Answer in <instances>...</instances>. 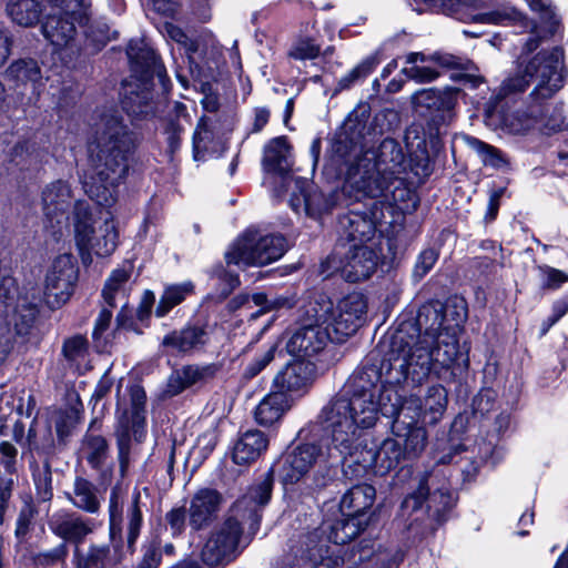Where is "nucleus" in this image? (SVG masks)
Instances as JSON below:
<instances>
[{"label":"nucleus","mask_w":568,"mask_h":568,"mask_svg":"<svg viewBox=\"0 0 568 568\" xmlns=\"http://www.w3.org/2000/svg\"><path fill=\"white\" fill-rule=\"evenodd\" d=\"M18 464V449L10 442L3 440L0 443V465L4 471L13 477L17 471Z\"/></svg>","instance_id":"obj_63"},{"label":"nucleus","mask_w":568,"mask_h":568,"mask_svg":"<svg viewBox=\"0 0 568 568\" xmlns=\"http://www.w3.org/2000/svg\"><path fill=\"white\" fill-rule=\"evenodd\" d=\"M438 260V252L434 248L424 250L417 257L414 276L423 278L435 265Z\"/></svg>","instance_id":"obj_64"},{"label":"nucleus","mask_w":568,"mask_h":568,"mask_svg":"<svg viewBox=\"0 0 568 568\" xmlns=\"http://www.w3.org/2000/svg\"><path fill=\"white\" fill-rule=\"evenodd\" d=\"M367 304L359 293L343 297L336 305L326 296L320 295L304 306L308 320L322 323L332 333V342L343 343L364 323Z\"/></svg>","instance_id":"obj_8"},{"label":"nucleus","mask_w":568,"mask_h":568,"mask_svg":"<svg viewBox=\"0 0 568 568\" xmlns=\"http://www.w3.org/2000/svg\"><path fill=\"white\" fill-rule=\"evenodd\" d=\"M529 8L537 12L540 17L541 26L528 21L519 11L510 6H501L490 11L487 9L484 0H471L470 2L463 0H424V2L433 8L443 11L445 14H456L460 19L464 12H469L473 22L486 24H509L523 21L526 27L530 28L534 37L529 38L525 44L527 52H532L539 45L542 38L550 37L556 32L559 20L551 7L549 0H526Z\"/></svg>","instance_id":"obj_7"},{"label":"nucleus","mask_w":568,"mask_h":568,"mask_svg":"<svg viewBox=\"0 0 568 568\" xmlns=\"http://www.w3.org/2000/svg\"><path fill=\"white\" fill-rule=\"evenodd\" d=\"M14 487L16 480L12 476H0V525L6 521Z\"/></svg>","instance_id":"obj_61"},{"label":"nucleus","mask_w":568,"mask_h":568,"mask_svg":"<svg viewBox=\"0 0 568 568\" xmlns=\"http://www.w3.org/2000/svg\"><path fill=\"white\" fill-rule=\"evenodd\" d=\"M302 547V557L314 562L311 568H343V562L338 557L324 556L327 552L325 545L322 544L317 531H312L305 536Z\"/></svg>","instance_id":"obj_39"},{"label":"nucleus","mask_w":568,"mask_h":568,"mask_svg":"<svg viewBox=\"0 0 568 568\" xmlns=\"http://www.w3.org/2000/svg\"><path fill=\"white\" fill-rule=\"evenodd\" d=\"M542 105L529 102L526 110H516L503 116V129L511 134H525L538 124Z\"/></svg>","instance_id":"obj_37"},{"label":"nucleus","mask_w":568,"mask_h":568,"mask_svg":"<svg viewBox=\"0 0 568 568\" xmlns=\"http://www.w3.org/2000/svg\"><path fill=\"white\" fill-rule=\"evenodd\" d=\"M366 124L348 118L333 143V152L347 165V185L367 197H381L390 184L406 171V158L400 144L384 139L376 150H365Z\"/></svg>","instance_id":"obj_2"},{"label":"nucleus","mask_w":568,"mask_h":568,"mask_svg":"<svg viewBox=\"0 0 568 568\" xmlns=\"http://www.w3.org/2000/svg\"><path fill=\"white\" fill-rule=\"evenodd\" d=\"M252 303L255 306H260V313H266L280 308H291L293 306L292 300L284 296L268 297L264 293H255L252 295Z\"/></svg>","instance_id":"obj_56"},{"label":"nucleus","mask_w":568,"mask_h":568,"mask_svg":"<svg viewBox=\"0 0 568 568\" xmlns=\"http://www.w3.org/2000/svg\"><path fill=\"white\" fill-rule=\"evenodd\" d=\"M304 325L296 329L286 344L287 352L295 356L311 357L324 349L332 333L325 325L307 318L304 314Z\"/></svg>","instance_id":"obj_24"},{"label":"nucleus","mask_w":568,"mask_h":568,"mask_svg":"<svg viewBox=\"0 0 568 568\" xmlns=\"http://www.w3.org/2000/svg\"><path fill=\"white\" fill-rule=\"evenodd\" d=\"M422 403V415L429 424H436L443 416L447 406V392L442 385L428 387Z\"/></svg>","instance_id":"obj_43"},{"label":"nucleus","mask_w":568,"mask_h":568,"mask_svg":"<svg viewBox=\"0 0 568 568\" xmlns=\"http://www.w3.org/2000/svg\"><path fill=\"white\" fill-rule=\"evenodd\" d=\"M37 499L40 503H48L53 497L52 476L49 466L42 473L34 475Z\"/></svg>","instance_id":"obj_60"},{"label":"nucleus","mask_w":568,"mask_h":568,"mask_svg":"<svg viewBox=\"0 0 568 568\" xmlns=\"http://www.w3.org/2000/svg\"><path fill=\"white\" fill-rule=\"evenodd\" d=\"M375 495V488L371 485L363 484L352 487L341 499L339 508L342 514L363 517L365 510L372 507Z\"/></svg>","instance_id":"obj_36"},{"label":"nucleus","mask_w":568,"mask_h":568,"mask_svg":"<svg viewBox=\"0 0 568 568\" xmlns=\"http://www.w3.org/2000/svg\"><path fill=\"white\" fill-rule=\"evenodd\" d=\"M50 11L42 22V34L55 51L73 49L77 24L88 20L90 3L87 0H49Z\"/></svg>","instance_id":"obj_12"},{"label":"nucleus","mask_w":568,"mask_h":568,"mask_svg":"<svg viewBox=\"0 0 568 568\" xmlns=\"http://www.w3.org/2000/svg\"><path fill=\"white\" fill-rule=\"evenodd\" d=\"M140 491H134L128 509V544L131 547L140 535L142 526V511L140 508Z\"/></svg>","instance_id":"obj_51"},{"label":"nucleus","mask_w":568,"mask_h":568,"mask_svg":"<svg viewBox=\"0 0 568 568\" xmlns=\"http://www.w3.org/2000/svg\"><path fill=\"white\" fill-rule=\"evenodd\" d=\"M286 251L284 236L247 231L229 247L225 260L229 265L263 266L280 260Z\"/></svg>","instance_id":"obj_14"},{"label":"nucleus","mask_w":568,"mask_h":568,"mask_svg":"<svg viewBox=\"0 0 568 568\" xmlns=\"http://www.w3.org/2000/svg\"><path fill=\"white\" fill-rule=\"evenodd\" d=\"M78 280V267L70 254H61L54 258L48 268L44 280V298L47 304L59 307L64 304L73 293Z\"/></svg>","instance_id":"obj_18"},{"label":"nucleus","mask_w":568,"mask_h":568,"mask_svg":"<svg viewBox=\"0 0 568 568\" xmlns=\"http://www.w3.org/2000/svg\"><path fill=\"white\" fill-rule=\"evenodd\" d=\"M49 527L55 536L79 548L84 539L93 532L94 523L74 511L61 509L51 516Z\"/></svg>","instance_id":"obj_26"},{"label":"nucleus","mask_w":568,"mask_h":568,"mask_svg":"<svg viewBox=\"0 0 568 568\" xmlns=\"http://www.w3.org/2000/svg\"><path fill=\"white\" fill-rule=\"evenodd\" d=\"M468 144L480 155L486 165L500 168L507 163L499 150L476 138H469Z\"/></svg>","instance_id":"obj_52"},{"label":"nucleus","mask_w":568,"mask_h":568,"mask_svg":"<svg viewBox=\"0 0 568 568\" xmlns=\"http://www.w3.org/2000/svg\"><path fill=\"white\" fill-rule=\"evenodd\" d=\"M459 95L460 89L455 87L422 89L412 95L413 108L425 120V125L413 123L405 132L408 165L416 176L427 178L432 174L427 144L434 154L440 151L442 130L454 121Z\"/></svg>","instance_id":"obj_5"},{"label":"nucleus","mask_w":568,"mask_h":568,"mask_svg":"<svg viewBox=\"0 0 568 568\" xmlns=\"http://www.w3.org/2000/svg\"><path fill=\"white\" fill-rule=\"evenodd\" d=\"M126 53L130 61L141 67L144 73L155 72L161 79L164 77V69L159 63L156 53L142 41H130Z\"/></svg>","instance_id":"obj_42"},{"label":"nucleus","mask_w":568,"mask_h":568,"mask_svg":"<svg viewBox=\"0 0 568 568\" xmlns=\"http://www.w3.org/2000/svg\"><path fill=\"white\" fill-rule=\"evenodd\" d=\"M38 514V509L31 498L24 500L19 513L14 534L18 538H23L30 530V526Z\"/></svg>","instance_id":"obj_55"},{"label":"nucleus","mask_w":568,"mask_h":568,"mask_svg":"<svg viewBox=\"0 0 568 568\" xmlns=\"http://www.w3.org/2000/svg\"><path fill=\"white\" fill-rule=\"evenodd\" d=\"M74 239L78 248L81 252L82 260H90V254L98 256L111 255L119 243V232L113 220L109 216L104 222L95 227L91 221L89 204L78 201L73 211Z\"/></svg>","instance_id":"obj_13"},{"label":"nucleus","mask_w":568,"mask_h":568,"mask_svg":"<svg viewBox=\"0 0 568 568\" xmlns=\"http://www.w3.org/2000/svg\"><path fill=\"white\" fill-rule=\"evenodd\" d=\"M123 110L132 116H146L153 113V106L151 104V92L149 90H142L135 92L132 87L125 90L124 99L122 100Z\"/></svg>","instance_id":"obj_46"},{"label":"nucleus","mask_w":568,"mask_h":568,"mask_svg":"<svg viewBox=\"0 0 568 568\" xmlns=\"http://www.w3.org/2000/svg\"><path fill=\"white\" fill-rule=\"evenodd\" d=\"M321 53V44L313 36H301L291 47L288 57L294 60H314Z\"/></svg>","instance_id":"obj_50"},{"label":"nucleus","mask_w":568,"mask_h":568,"mask_svg":"<svg viewBox=\"0 0 568 568\" xmlns=\"http://www.w3.org/2000/svg\"><path fill=\"white\" fill-rule=\"evenodd\" d=\"M377 392L381 405L379 413L387 417H394L393 432L396 437L404 439V455L406 458H416L425 449L427 444L426 429L417 425L422 416V403L416 396L406 398L398 407L397 403H392L394 392L392 388H385L378 385Z\"/></svg>","instance_id":"obj_10"},{"label":"nucleus","mask_w":568,"mask_h":568,"mask_svg":"<svg viewBox=\"0 0 568 568\" xmlns=\"http://www.w3.org/2000/svg\"><path fill=\"white\" fill-rule=\"evenodd\" d=\"M273 470L252 485L227 511L225 519L209 535L201 550L202 561L221 568L233 561L260 528L262 509L270 501Z\"/></svg>","instance_id":"obj_4"},{"label":"nucleus","mask_w":568,"mask_h":568,"mask_svg":"<svg viewBox=\"0 0 568 568\" xmlns=\"http://www.w3.org/2000/svg\"><path fill=\"white\" fill-rule=\"evenodd\" d=\"M114 436L116 440L119 471L121 477H124L131 463V435L129 422L126 419L123 418L119 420L114 430Z\"/></svg>","instance_id":"obj_47"},{"label":"nucleus","mask_w":568,"mask_h":568,"mask_svg":"<svg viewBox=\"0 0 568 568\" xmlns=\"http://www.w3.org/2000/svg\"><path fill=\"white\" fill-rule=\"evenodd\" d=\"M454 325L445 324L446 310L440 302H430L424 304L417 314L416 325L402 324L398 329H405L409 335L414 336L412 343L413 349L417 346L434 343L440 333L447 328H458L467 317V310L463 300L455 305V311L450 313Z\"/></svg>","instance_id":"obj_16"},{"label":"nucleus","mask_w":568,"mask_h":568,"mask_svg":"<svg viewBox=\"0 0 568 568\" xmlns=\"http://www.w3.org/2000/svg\"><path fill=\"white\" fill-rule=\"evenodd\" d=\"M67 556L68 547L62 542L52 549L38 552L34 556V562L42 567L54 566L59 562H64Z\"/></svg>","instance_id":"obj_59"},{"label":"nucleus","mask_w":568,"mask_h":568,"mask_svg":"<svg viewBox=\"0 0 568 568\" xmlns=\"http://www.w3.org/2000/svg\"><path fill=\"white\" fill-rule=\"evenodd\" d=\"M381 248L376 245H351L338 261L336 255L326 261L327 267L338 271L343 278L356 283L369 278L377 270Z\"/></svg>","instance_id":"obj_17"},{"label":"nucleus","mask_w":568,"mask_h":568,"mask_svg":"<svg viewBox=\"0 0 568 568\" xmlns=\"http://www.w3.org/2000/svg\"><path fill=\"white\" fill-rule=\"evenodd\" d=\"M99 426L95 419L92 420L81 439L79 455L95 471L99 485L106 487L112 481L114 464L110 459L106 438L98 432Z\"/></svg>","instance_id":"obj_19"},{"label":"nucleus","mask_w":568,"mask_h":568,"mask_svg":"<svg viewBox=\"0 0 568 568\" xmlns=\"http://www.w3.org/2000/svg\"><path fill=\"white\" fill-rule=\"evenodd\" d=\"M316 378L317 368L314 363L305 359L293 361L275 374L272 386L293 402L294 398L303 397Z\"/></svg>","instance_id":"obj_20"},{"label":"nucleus","mask_w":568,"mask_h":568,"mask_svg":"<svg viewBox=\"0 0 568 568\" xmlns=\"http://www.w3.org/2000/svg\"><path fill=\"white\" fill-rule=\"evenodd\" d=\"M67 499L78 509L88 514H98L102 497L98 487L89 479L77 476L72 490L67 493Z\"/></svg>","instance_id":"obj_35"},{"label":"nucleus","mask_w":568,"mask_h":568,"mask_svg":"<svg viewBox=\"0 0 568 568\" xmlns=\"http://www.w3.org/2000/svg\"><path fill=\"white\" fill-rule=\"evenodd\" d=\"M70 185L63 180L47 184L41 192V204L45 221L52 229L61 227L68 222L72 202Z\"/></svg>","instance_id":"obj_23"},{"label":"nucleus","mask_w":568,"mask_h":568,"mask_svg":"<svg viewBox=\"0 0 568 568\" xmlns=\"http://www.w3.org/2000/svg\"><path fill=\"white\" fill-rule=\"evenodd\" d=\"M42 12L38 0H9L7 3V13L12 22L23 28L37 26Z\"/></svg>","instance_id":"obj_38"},{"label":"nucleus","mask_w":568,"mask_h":568,"mask_svg":"<svg viewBox=\"0 0 568 568\" xmlns=\"http://www.w3.org/2000/svg\"><path fill=\"white\" fill-rule=\"evenodd\" d=\"M181 371V376H183L185 384L187 387H191L197 383L205 382L212 378L216 372L215 366L206 365V366H196L189 365L183 367Z\"/></svg>","instance_id":"obj_54"},{"label":"nucleus","mask_w":568,"mask_h":568,"mask_svg":"<svg viewBox=\"0 0 568 568\" xmlns=\"http://www.w3.org/2000/svg\"><path fill=\"white\" fill-rule=\"evenodd\" d=\"M262 163L266 172L281 176H285L291 171V146L285 136L272 139L264 146Z\"/></svg>","instance_id":"obj_32"},{"label":"nucleus","mask_w":568,"mask_h":568,"mask_svg":"<svg viewBox=\"0 0 568 568\" xmlns=\"http://www.w3.org/2000/svg\"><path fill=\"white\" fill-rule=\"evenodd\" d=\"M277 344H272L264 353L254 358L244 369L243 377L251 379L258 375L275 358Z\"/></svg>","instance_id":"obj_57"},{"label":"nucleus","mask_w":568,"mask_h":568,"mask_svg":"<svg viewBox=\"0 0 568 568\" xmlns=\"http://www.w3.org/2000/svg\"><path fill=\"white\" fill-rule=\"evenodd\" d=\"M207 332L200 326H186L173 331L162 339V347L170 353L186 354L201 349L207 342Z\"/></svg>","instance_id":"obj_30"},{"label":"nucleus","mask_w":568,"mask_h":568,"mask_svg":"<svg viewBox=\"0 0 568 568\" xmlns=\"http://www.w3.org/2000/svg\"><path fill=\"white\" fill-rule=\"evenodd\" d=\"M292 403L287 395L274 389L266 394L256 406L255 420L263 426L273 425L292 407Z\"/></svg>","instance_id":"obj_33"},{"label":"nucleus","mask_w":568,"mask_h":568,"mask_svg":"<svg viewBox=\"0 0 568 568\" xmlns=\"http://www.w3.org/2000/svg\"><path fill=\"white\" fill-rule=\"evenodd\" d=\"M420 63L433 62L438 67L445 69H460L464 70V73L454 74L452 78L456 81H464L465 83H469L473 88L478 87L484 82V78L479 74L474 73L477 68L475 64L466 58L454 55L446 52H435L433 54L426 55L423 52H410L406 57V63L410 65H417Z\"/></svg>","instance_id":"obj_25"},{"label":"nucleus","mask_w":568,"mask_h":568,"mask_svg":"<svg viewBox=\"0 0 568 568\" xmlns=\"http://www.w3.org/2000/svg\"><path fill=\"white\" fill-rule=\"evenodd\" d=\"M296 191L290 199V205L297 214L318 220L328 213L335 204L333 195H325L316 185L307 181L296 180Z\"/></svg>","instance_id":"obj_22"},{"label":"nucleus","mask_w":568,"mask_h":568,"mask_svg":"<svg viewBox=\"0 0 568 568\" xmlns=\"http://www.w3.org/2000/svg\"><path fill=\"white\" fill-rule=\"evenodd\" d=\"M130 398L132 408V430L135 438L140 440L142 437L141 429H143L145 425L146 394L141 386L134 385L130 388Z\"/></svg>","instance_id":"obj_48"},{"label":"nucleus","mask_w":568,"mask_h":568,"mask_svg":"<svg viewBox=\"0 0 568 568\" xmlns=\"http://www.w3.org/2000/svg\"><path fill=\"white\" fill-rule=\"evenodd\" d=\"M338 245L342 247L351 245H376L377 224L376 217L367 213L348 212L338 219L337 224Z\"/></svg>","instance_id":"obj_21"},{"label":"nucleus","mask_w":568,"mask_h":568,"mask_svg":"<svg viewBox=\"0 0 568 568\" xmlns=\"http://www.w3.org/2000/svg\"><path fill=\"white\" fill-rule=\"evenodd\" d=\"M6 78L17 88L27 85L28 83L36 88L41 84L42 73L37 61L32 59H19L11 63L6 70Z\"/></svg>","instance_id":"obj_40"},{"label":"nucleus","mask_w":568,"mask_h":568,"mask_svg":"<svg viewBox=\"0 0 568 568\" xmlns=\"http://www.w3.org/2000/svg\"><path fill=\"white\" fill-rule=\"evenodd\" d=\"M343 518L329 526L328 540L343 545L357 537L367 525V520L357 515L342 514Z\"/></svg>","instance_id":"obj_41"},{"label":"nucleus","mask_w":568,"mask_h":568,"mask_svg":"<svg viewBox=\"0 0 568 568\" xmlns=\"http://www.w3.org/2000/svg\"><path fill=\"white\" fill-rule=\"evenodd\" d=\"M378 379L375 371L363 372L354 376L344 394L334 397L322 410V417L331 429V438L337 457L351 458L365 470L385 475L405 459L400 444L394 438H386L376 447H367L365 430L372 428L377 419L381 405L376 402Z\"/></svg>","instance_id":"obj_1"},{"label":"nucleus","mask_w":568,"mask_h":568,"mask_svg":"<svg viewBox=\"0 0 568 568\" xmlns=\"http://www.w3.org/2000/svg\"><path fill=\"white\" fill-rule=\"evenodd\" d=\"M402 72L417 83L433 82L439 77V72L429 65H410L404 68Z\"/></svg>","instance_id":"obj_62"},{"label":"nucleus","mask_w":568,"mask_h":568,"mask_svg":"<svg viewBox=\"0 0 568 568\" xmlns=\"http://www.w3.org/2000/svg\"><path fill=\"white\" fill-rule=\"evenodd\" d=\"M329 454H337L334 444L328 447L326 453L317 445H298L286 453L276 464V470L284 485H294L304 479L313 469L314 485L322 487L326 485V475L328 466L345 462L344 458L334 459Z\"/></svg>","instance_id":"obj_11"},{"label":"nucleus","mask_w":568,"mask_h":568,"mask_svg":"<svg viewBox=\"0 0 568 568\" xmlns=\"http://www.w3.org/2000/svg\"><path fill=\"white\" fill-rule=\"evenodd\" d=\"M120 561L118 549L109 545H91L85 552L74 549V568H111Z\"/></svg>","instance_id":"obj_34"},{"label":"nucleus","mask_w":568,"mask_h":568,"mask_svg":"<svg viewBox=\"0 0 568 568\" xmlns=\"http://www.w3.org/2000/svg\"><path fill=\"white\" fill-rule=\"evenodd\" d=\"M192 291L193 285L190 282L166 286L155 308V315L158 317L165 316L174 306L182 303Z\"/></svg>","instance_id":"obj_45"},{"label":"nucleus","mask_w":568,"mask_h":568,"mask_svg":"<svg viewBox=\"0 0 568 568\" xmlns=\"http://www.w3.org/2000/svg\"><path fill=\"white\" fill-rule=\"evenodd\" d=\"M88 352L87 338L82 335H74L63 342L62 354L69 362H78L85 357Z\"/></svg>","instance_id":"obj_53"},{"label":"nucleus","mask_w":568,"mask_h":568,"mask_svg":"<svg viewBox=\"0 0 568 568\" xmlns=\"http://www.w3.org/2000/svg\"><path fill=\"white\" fill-rule=\"evenodd\" d=\"M456 331L457 328H447L434 343L413 349L414 336L405 329H396L389 337V382L400 383L410 377L414 383H420L430 372L440 376L442 369L458 365L463 354L459 351Z\"/></svg>","instance_id":"obj_6"},{"label":"nucleus","mask_w":568,"mask_h":568,"mask_svg":"<svg viewBox=\"0 0 568 568\" xmlns=\"http://www.w3.org/2000/svg\"><path fill=\"white\" fill-rule=\"evenodd\" d=\"M222 495L212 488H201L191 498L187 509L191 529L199 531L209 527L217 517Z\"/></svg>","instance_id":"obj_27"},{"label":"nucleus","mask_w":568,"mask_h":568,"mask_svg":"<svg viewBox=\"0 0 568 568\" xmlns=\"http://www.w3.org/2000/svg\"><path fill=\"white\" fill-rule=\"evenodd\" d=\"M132 274V265L123 264L121 267L112 271L108 280L105 281L102 297L104 304L114 308L119 304L121 305V312L116 316V321L120 322L128 305V296L130 293V278Z\"/></svg>","instance_id":"obj_28"},{"label":"nucleus","mask_w":568,"mask_h":568,"mask_svg":"<svg viewBox=\"0 0 568 568\" xmlns=\"http://www.w3.org/2000/svg\"><path fill=\"white\" fill-rule=\"evenodd\" d=\"M562 52L558 48L550 51H541L526 64L520 63L515 77L505 80L500 92L505 95L523 92L532 81L537 84L529 94V102L550 99L562 87L560 60Z\"/></svg>","instance_id":"obj_9"},{"label":"nucleus","mask_w":568,"mask_h":568,"mask_svg":"<svg viewBox=\"0 0 568 568\" xmlns=\"http://www.w3.org/2000/svg\"><path fill=\"white\" fill-rule=\"evenodd\" d=\"M135 148L134 133L119 111L101 115L89 143L87 166L81 176L88 196L103 207H112L119 185L129 171V159Z\"/></svg>","instance_id":"obj_3"},{"label":"nucleus","mask_w":568,"mask_h":568,"mask_svg":"<svg viewBox=\"0 0 568 568\" xmlns=\"http://www.w3.org/2000/svg\"><path fill=\"white\" fill-rule=\"evenodd\" d=\"M425 504L426 513L437 521L445 519L446 514L454 507L455 497L450 483L442 469H433L423 474L417 489L405 498L403 508L416 511Z\"/></svg>","instance_id":"obj_15"},{"label":"nucleus","mask_w":568,"mask_h":568,"mask_svg":"<svg viewBox=\"0 0 568 568\" xmlns=\"http://www.w3.org/2000/svg\"><path fill=\"white\" fill-rule=\"evenodd\" d=\"M540 103L542 105L541 114L538 116V124L540 130L546 134L559 131L564 125V115L561 109L546 104V100L539 98L534 104Z\"/></svg>","instance_id":"obj_49"},{"label":"nucleus","mask_w":568,"mask_h":568,"mask_svg":"<svg viewBox=\"0 0 568 568\" xmlns=\"http://www.w3.org/2000/svg\"><path fill=\"white\" fill-rule=\"evenodd\" d=\"M375 67V60L374 59H366L363 62H361L358 65L353 68L347 74L342 77L338 81V89L345 90L348 89L353 83H355L357 80L363 79L367 77Z\"/></svg>","instance_id":"obj_58"},{"label":"nucleus","mask_w":568,"mask_h":568,"mask_svg":"<svg viewBox=\"0 0 568 568\" xmlns=\"http://www.w3.org/2000/svg\"><path fill=\"white\" fill-rule=\"evenodd\" d=\"M173 113L174 115L169 119L164 130L171 152H174L180 148L181 134L184 131L185 125L191 123V118L184 104L175 102Z\"/></svg>","instance_id":"obj_44"},{"label":"nucleus","mask_w":568,"mask_h":568,"mask_svg":"<svg viewBox=\"0 0 568 568\" xmlns=\"http://www.w3.org/2000/svg\"><path fill=\"white\" fill-rule=\"evenodd\" d=\"M268 439L257 429L245 432L235 443L232 452L233 462L237 465H250L266 450Z\"/></svg>","instance_id":"obj_31"},{"label":"nucleus","mask_w":568,"mask_h":568,"mask_svg":"<svg viewBox=\"0 0 568 568\" xmlns=\"http://www.w3.org/2000/svg\"><path fill=\"white\" fill-rule=\"evenodd\" d=\"M41 298L34 292L19 293L12 310L10 322L20 336H27L33 329L39 317Z\"/></svg>","instance_id":"obj_29"}]
</instances>
